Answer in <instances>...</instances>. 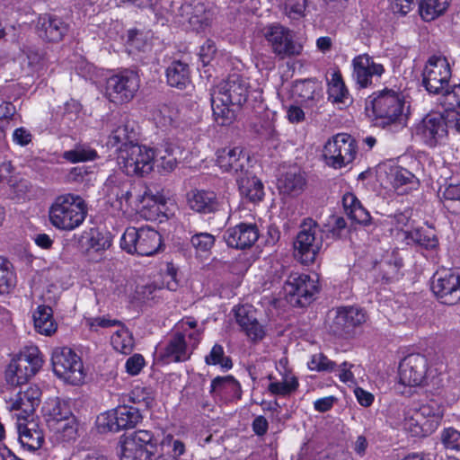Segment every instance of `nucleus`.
<instances>
[{"mask_svg":"<svg viewBox=\"0 0 460 460\" xmlns=\"http://www.w3.org/2000/svg\"><path fill=\"white\" fill-rule=\"evenodd\" d=\"M155 447L153 433L138 429L120 440V460H152Z\"/></svg>","mask_w":460,"mask_h":460,"instance_id":"2eb2a0df","label":"nucleus"},{"mask_svg":"<svg viewBox=\"0 0 460 460\" xmlns=\"http://www.w3.org/2000/svg\"><path fill=\"white\" fill-rule=\"evenodd\" d=\"M12 170L13 167L10 163H4L1 164L0 182H6L12 188L13 193L19 199H24L29 197L31 186L30 182L24 179H8L5 175H4V172L10 173Z\"/></svg>","mask_w":460,"mask_h":460,"instance_id":"a19ab883","label":"nucleus"},{"mask_svg":"<svg viewBox=\"0 0 460 460\" xmlns=\"http://www.w3.org/2000/svg\"><path fill=\"white\" fill-rule=\"evenodd\" d=\"M113 349L122 354H129L134 349V339L129 331L122 324L111 339Z\"/></svg>","mask_w":460,"mask_h":460,"instance_id":"a18cd8bd","label":"nucleus"},{"mask_svg":"<svg viewBox=\"0 0 460 460\" xmlns=\"http://www.w3.org/2000/svg\"><path fill=\"white\" fill-rule=\"evenodd\" d=\"M249 83L246 78L233 74L219 83L211 93L213 116L217 124H231L235 117V108L247 100Z\"/></svg>","mask_w":460,"mask_h":460,"instance_id":"f257e3e1","label":"nucleus"},{"mask_svg":"<svg viewBox=\"0 0 460 460\" xmlns=\"http://www.w3.org/2000/svg\"><path fill=\"white\" fill-rule=\"evenodd\" d=\"M446 118L438 113L428 114L415 128V136L433 147L442 144L447 136Z\"/></svg>","mask_w":460,"mask_h":460,"instance_id":"b1692460","label":"nucleus"},{"mask_svg":"<svg viewBox=\"0 0 460 460\" xmlns=\"http://www.w3.org/2000/svg\"><path fill=\"white\" fill-rule=\"evenodd\" d=\"M111 245V239L109 234L91 229L88 239V248L94 252L107 250Z\"/></svg>","mask_w":460,"mask_h":460,"instance_id":"5fc2aeb1","label":"nucleus"},{"mask_svg":"<svg viewBox=\"0 0 460 460\" xmlns=\"http://www.w3.org/2000/svg\"><path fill=\"white\" fill-rule=\"evenodd\" d=\"M440 439L447 449L460 450V431L454 428H446L441 431Z\"/></svg>","mask_w":460,"mask_h":460,"instance_id":"338daca9","label":"nucleus"},{"mask_svg":"<svg viewBox=\"0 0 460 460\" xmlns=\"http://www.w3.org/2000/svg\"><path fill=\"white\" fill-rule=\"evenodd\" d=\"M310 370L313 371H326L332 372L335 368V363L330 360L323 353H316L311 357V359L307 363Z\"/></svg>","mask_w":460,"mask_h":460,"instance_id":"e2e57ef3","label":"nucleus"},{"mask_svg":"<svg viewBox=\"0 0 460 460\" xmlns=\"http://www.w3.org/2000/svg\"><path fill=\"white\" fill-rule=\"evenodd\" d=\"M177 110L170 105H163L155 114V119L161 127L172 126L177 119Z\"/></svg>","mask_w":460,"mask_h":460,"instance_id":"052dcab7","label":"nucleus"},{"mask_svg":"<svg viewBox=\"0 0 460 460\" xmlns=\"http://www.w3.org/2000/svg\"><path fill=\"white\" fill-rule=\"evenodd\" d=\"M196 325L195 321L180 322L176 326L177 332L164 348L163 357L172 362L189 359L200 341V332L195 329Z\"/></svg>","mask_w":460,"mask_h":460,"instance_id":"39448f33","label":"nucleus"},{"mask_svg":"<svg viewBox=\"0 0 460 460\" xmlns=\"http://www.w3.org/2000/svg\"><path fill=\"white\" fill-rule=\"evenodd\" d=\"M187 203L191 210L200 214L215 213L220 207L217 194L208 190H191L187 196Z\"/></svg>","mask_w":460,"mask_h":460,"instance_id":"473e14b6","label":"nucleus"},{"mask_svg":"<svg viewBox=\"0 0 460 460\" xmlns=\"http://www.w3.org/2000/svg\"><path fill=\"white\" fill-rule=\"evenodd\" d=\"M448 4L449 0H421L419 12L424 21L429 22L444 13Z\"/></svg>","mask_w":460,"mask_h":460,"instance_id":"c03bdc74","label":"nucleus"},{"mask_svg":"<svg viewBox=\"0 0 460 460\" xmlns=\"http://www.w3.org/2000/svg\"><path fill=\"white\" fill-rule=\"evenodd\" d=\"M440 102L448 110L460 108V84L449 86L441 95Z\"/></svg>","mask_w":460,"mask_h":460,"instance_id":"680f3d73","label":"nucleus"},{"mask_svg":"<svg viewBox=\"0 0 460 460\" xmlns=\"http://www.w3.org/2000/svg\"><path fill=\"white\" fill-rule=\"evenodd\" d=\"M102 130L109 131L106 145L109 147H117V154L123 147L133 146L134 131L129 126L127 117L122 114H111L102 122Z\"/></svg>","mask_w":460,"mask_h":460,"instance_id":"4be33fe9","label":"nucleus"},{"mask_svg":"<svg viewBox=\"0 0 460 460\" xmlns=\"http://www.w3.org/2000/svg\"><path fill=\"white\" fill-rule=\"evenodd\" d=\"M135 282L128 279H117L112 283V293L119 298L134 301Z\"/></svg>","mask_w":460,"mask_h":460,"instance_id":"6e6d98bb","label":"nucleus"},{"mask_svg":"<svg viewBox=\"0 0 460 460\" xmlns=\"http://www.w3.org/2000/svg\"><path fill=\"white\" fill-rule=\"evenodd\" d=\"M19 441L22 447L29 451L39 449L44 442V435L38 423L27 419L17 421Z\"/></svg>","mask_w":460,"mask_h":460,"instance_id":"2f4dec72","label":"nucleus"},{"mask_svg":"<svg viewBox=\"0 0 460 460\" xmlns=\"http://www.w3.org/2000/svg\"><path fill=\"white\" fill-rule=\"evenodd\" d=\"M33 321L35 330L45 336H51L57 331L58 324L53 319L51 307L48 305H39L33 313Z\"/></svg>","mask_w":460,"mask_h":460,"instance_id":"4c0bfd02","label":"nucleus"},{"mask_svg":"<svg viewBox=\"0 0 460 460\" xmlns=\"http://www.w3.org/2000/svg\"><path fill=\"white\" fill-rule=\"evenodd\" d=\"M116 161L119 168L125 174L144 176L150 173L154 169L155 150L136 143L119 150Z\"/></svg>","mask_w":460,"mask_h":460,"instance_id":"0eeeda50","label":"nucleus"},{"mask_svg":"<svg viewBox=\"0 0 460 460\" xmlns=\"http://www.w3.org/2000/svg\"><path fill=\"white\" fill-rule=\"evenodd\" d=\"M50 439L55 443L75 441L78 433V421L67 403L58 399L50 400L43 407Z\"/></svg>","mask_w":460,"mask_h":460,"instance_id":"7ed1b4c3","label":"nucleus"},{"mask_svg":"<svg viewBox=\"0 0 460 460\" xmlns=\"http://www.w3.org/2000/svg\"><path fill=\"white\" fill-rule=\"evenodd\" d=\"M308 0H286L285 13L292 20H298L305 15Z\"/></svg>","mask_w":460,"mask_h":460,"instance_id":"bf43d9fd","label":"nucleus"},{"mask_svg":"<svg viewBox=\"0 0 460 460\" xmlns=\"http://www.w3.org/2000/svg\"><path fill=\"white\" fill-rule=\"evenodd\" d=\"M352 78L358 88L375 85L384 75L385 69L367 54H360L351 60Z\"/></svg>","mask_w":460,"mask_h":460,"instance_id":"aec40b11","label":"nucleus"},{"mask_svg":"<svg viewBox=\"0 0 460 460\" xmlns=\"http://www.w3.org/2000/svg\"><path fill=\"white\" fill-rule=\"evenodd\" d=\"M41 391L36 385L28 386L4 399L5 409L13 413L17 421L30 419L40 402Z\"/></svg>","mask_w":460,"mask_h":460,"instance_id":"a211bd4d","label":"nucleus"},{"mask_svg":"<svg viewBox=\"0 0 460 460\" xmlns=\"http://www.w3.org/2000/svg\"><path fill=\"white\" fill-rule=\"evenodd\" d=\"M365 321V313L361 309L353 306L339 309L335 317V324L342 330L358 326Z\"/></svg>","mask_w":460,"mask_h":460,"instance_id":"ea45409f","label":"nucleus"},{"mask_svg":"<svg viewBox=\"0 0 460 460\" xmlns=\"http://www.w3.org/2000/svg\"><path fill=\"white\" fill-rule=\"evenodd\" d=\"M14 286V273L12 264L0 256V294H6Z\"/></svg>","mask_w":460,"mask_h":460,"instance_id":"8fccbe9b","label":"nucleus"},{"mask_svg":"<svg viewBox=\"0 0 460 460\" xmlns=\"http://www.w3.org/2000/svg\"><path fill=\"white\" fill-rule=\"evenodd\" d=\"M161 288L154 283L137 285L135 288L134 301L155 302L159 297L158 293Z\"/></svg>","mask_w":460,"mask_h":460,"instance_id":"864d4df0","label":"nucleus"},{"mask_svg":"<svg viewBox=\"0 0 460 460\" xmlns=\"http://www.w3.org/2000/svg\"><path fill=\"white\" fill-rule=\"evenodd\" d=\"M378 176L385 187H391L399 194H403L419 186V181L413 173L405 168L391 164L378 167Z\"/></svg>","mask_w":460,"mask_h":460,"instance_id":"5701e85b","label":"nucleus"},{"mask_svg":"<svg viewBox=\"0 0 460 460\" xmlns=\"http://www.w3.org/2000/svg\"><path fill=\"white\" fill-rule=\"evenodd\" d=\"M328 99L340 108L352 103V97L339 72L333 73L328 82Z\"/></svg>","mask_w":460,"mask_h":460,"instance_id":"f704fd0d","label":"nucleus"},{"mask_svg":"<svg viewBox=\"0 0 460 460\" xmlns=\"http://www.w3.org/2000/svg\"><path fill=\"white\" fill-rule=\"evenodd\" d=\"M224 238L228 246L236 249L249 248L259 238V231L255 225L241 223L228 228Z\"/></svg>","mask_w":460,"mask_h":460,"instance_id":"c85d7f7f","label":"nucleus"},{"mask_svg":"<svg viewBox=\"0 0 460 460\" xmlns=\"http://www.w3.org/2000/svg\"><path fill=\"white\" fill-rule=\"evenodd\" d=\"M431 288L441 303L457 304L460 302V270L435 275Z\"/></svg>","mask_w":460,"mask_h":460,"instance_id":"bb28decb","label":"nucleus"},{"mask_svg":"<svg viewBox=\"0 0 460 460\" xmlns=\"http://www.w3.org/2000/svg\"><path fill=\"white\" fill-rule=\"evenodd\" d=\"M216 163L222 172L233 176L235 181L248 175L251 170L250 156L241 147H225L217 150Z\"/></svg>","mask_w":460,"mask_h":460,"instance_id":"412c9836","label":"nucleus"},{"mask_svg":"<svg viewBox=\"0 0 460 460\" xmlns=\"http://www.w3.org/2000/svg\"><path fill=\"white\" fill-rule=\"evenodd\" d=\"M283 290L290 303L303 306L317 293L318 286L309 275L295 272L287 279Z\"/></svg>","mask_w":460,"mask_h":460,"instance_id":"6ab92c4d","label":"nucleus"},{"mask_svg":"<svg viewBox=\"0 0 460 460\" xmlns=\"http://www.w3.org/2000/svg\"><path fill=\"white\" fill-rule=\"evenodd\" d=\"M357 155V144L352 136L338 133L324 145L323 156L326 164L340 169L351 163Z\"/></svg>","mask_w":460,"mask_h":460,"instance_id":"ddd939ff","label":"nucleus"},{"mask_svg":"<svg viewBox=\"0 0 460 460\" xmlns=\"http://www.w3.org/2000/svg\"><path fill=\"white\" fill-rule=\"evenodd\" d=\"M269 378L271 381L268 385V390L274 395H289L295 392L299 385L297 378L291 373H285L280 381L272 380L271 376Z\"/></svg>","mask_w":460,"mask_h":460,"instance_id":"79ce46f5","label":"nucleus"},{"mask_svg":"<svg viewBox=\"0 0 460 460\" xmlns=\"http://www.w3.org/2000/svg\"><path fill=\"white\" fill-rule=\"evenodd\" d=\"M235 319L247 337L253 341H261L265 336V330L256 317V312L251 305H240L234 309Z\"/></svg>","mask_w":460,"mask_h":460,"instance_id":"c756f323","label":"nucleus"},{"mask_svg":"<svg viewBox=\"0 0 460 460\" xmlns=\"http://www.w3.org/2000/svg\"><path fill=\"white\" fill-rule=\"evenodd\" d=\"M429 369V362L421 354L405 357L399 366L400 383L409 386H418L424 383Z\"/></svg>","mask_w":460,"mask_h":460,"instance_id":"393cba45","label":"nucleus"},{"mask_svg":"<svg viewBox=\"0 0 460 460\" xmlns=\"http://www.w3.org/2000/svg\"><path fill=\"white\" fill-rule=\"evenodd\" d=\"M130 182L124 176L114 173L110 175L104 183L103 190L106 195L111 199H117L118 196L122 193V190H125L126 183Z\"/></svg>","mask_w":460,"mask_h":460,"instance_id":"603ef678","label":"nucleus"},{"mask_svg":"<svg viewBox=\"0 0 460 460\" xmlns=\"http://www.w3.org/2000/svg\"><path fill=\"white\" fill-rule=\"evenodd\" d=\"M167 83L179 89H184L190 84L188 64L180 60L172 61L166 69Z\"/></svg>","mask_w":460,"mask_h":460,"instance_id":"58836bf2","label":"nucleus"},{"mask_svg":"<svg viewBox=\"0 0 460 460\" xmlns=\"http://www.w3.org/2000/svg\"><path fill=\"white\" fill-rule=\"evenodd\" d=\"M143 201L145 205L142 213L148 220L156 219L160 215L165 217H172L176 210L174 199L162 192L145 194Z\"/></svg>","mask_w":460,"mask_h":460,"instance_id":"cd10ccee","label":"nucleus"},{"mask_svg":"<svg viewBox=\"0 0 460 460\" xmlns=\"http://www.w3.org/2000/svg\"><path fill=\"white\" fill-rule=\"evenodd\" d=\"M127 46L129 51H144L148 46L146 35L137 30L128 31Z\"/></svg>","mask_w":460,"mask_h":460,"instance_id":"0e129e2a","label":"nucleus"},{"mask_svg":"<svg viewBox=\"0 0 460 460\" xmlns=\"http://www.w3.org/2000/svg\"><path fill=\"white\" fill-rule=\"evenodd\" d=\"M183 22L196 31H204L213 21V13L202 0H185L179 9Z\"/></svg>","mask_w":460,"mask_h":460,"instance_id":"a878e982","label":"nucleus"},{"mask_svg":"<svg viewBox=\"0 0 460 460\" xmlns=\"http://www.w3.org/2000/svg\"><path fill=\"white\" fill-rule=\"evenodd\" d=\"M405 108V97L402 92L385 89L366 101L365 111L371 119H383L385 123H391L403 116Z\"/></svg>","mask_w":460,"mask_h":460,"instance_id":"20e7f679","label":"nucleus"},{"mask_svg":"<svg viewBox=\"0 0 460 460\" xmlns=\"http://www.w3.org/2000/svg\"><path fill=\"white\" fill-rule=\"evenodd\" d=\"M139 76L131 70H125L111 76L106 83V96L115 103L129 102L138 91Z\"/></svg>","mask_w":460,"mask_h":460,"instance_id":"f3484780","label":"nucleus"},{"mask_svg":"<svg viewBox=\"0 0 460 460\" xmlns=\"http://www.w3.org/2000/svg\"><path fill=\"white\" fill-rule=\"evenodd\" d=\"M451 76L452 70L447 58L433 55L428 59L422 71V84L429 93L442 95L450 86Z\"/></svg>","mask_w":460,"mask_h":460,"instance_id":"4468645a","label":"nucleus"},{"mask_svg":"<svg viewBox=\"0 0 460 460\" xmlns=\"http://www.w3.org/2000/svg\"><path fill=\"white\" fill-rule=\"evenodd\" d=\"M444 207L452 214L460 215V183H449L442 191Z\"/></svg>","mask_w":460,"mask_h":460,"instance_id":"49530a36","label":"nucleus"},{"mask_svg":"<svg viewBox=\"0 0 460 460\" xmlns=\"http://www.w3.org/2000/svg\"><path fill=\"white\" fill-rule=\"evenodd\" d=\"M261 33L272 52L280 58L296 57L303 51V45L295 40L293 31L279 23L265 26Z\"/></svg>","mask_w":460,"mask_h":460,"instance_id":"9b49d317","label":"nucleus"},{"mask_svg":"<svg viewBox=\"0 0 460 460\" xmlns=\"http://www.w3.org/2000/svg\"><path fill=\"white\" fill-rule=\"evenodd\" d=\"M142 420L139 410L133 406L119 405L115 409L102 413L97 424L103 430L118 432L135 428Z\"/></svg>","mask_w":460,"mask_h":460,"instance_id":"dca6fc26","label":"nucleus"},{"mask_svg":"<svg viewBox=\"0 0 460 460\" xmlns=\"http://www.w3.org/2000/svg\"><path fill=\"white\" fill-rule=\"evenodd\" d=\"M41 365L38 348H27L11 360L5 370V380L11 385H22L38 372Z\"/></svg>","mask_w":460,"mask_h":460,"instance_id":"9d476101","label":"nucleus"},{"mask_svg":"<svg viewBox=\"0 0 460 460\" xmlns=\"http://www.w3.org/2000/svg\"><path fill=\"white\" fill-rule=\"evenodd\" d=\"M37 30L41 39L58 42L68 31V25L59 17L45 14L39 18Z\"/></svg>","mask_w":460,"mask_h":460,"instance_id":"7c9ffc66","label":"nucleus"},{"mask_svg":"<svg viewBox=\"0 0 460 460\" xmlns=\"http://www.w3.org/2000/svg\"><path fill=\"white\" fill-rule=\"evenodd\" d=\"M190 243L197 252H207L213 247L215 237L208 233H199L192 235Z\"/></svg>","mask_w":460,"mask_h":460,"instance_id":"69168bd1","label":"nucleus"},{"mask_svg":"<svg viewBox=\"0 0 460 460\" xmlns=\"http://www.w3.org/2000/svg\"><path fill=\"white\" fill-rule=\"evenodd\" d=\"M210 392L227 399H239L241 397V385L232 376H217L211 382Z\"/></svg>","mask_w":460,"mask_h":460,"instance_id":"e433bc0d","label":"nucleus"},{"mask_svg":"<svg viewBox=\"0 0 460 460\" xmlns=\"http://www.w3.org/2000/svg\"><path fill=\"white\" fill-rule=\"evenodd\" d=\"M55 375L71 385H80L84 379L83 362L80 357L68 347H57L51 354Z\"/></svg>","mask_w":460,"mask_h":460,"instance_id":"1a4fd4ad","label":"nucleus"},{"mask_svg":"<svg viewBox=\"0 0 460 460\" xmlns=\"http://www.w3.org/2000/svg\"><path fill=\"white\" fill-rule=\"evenodd\" d=\"M161 454L155 460H177L185 452L184 444L172 436L168 435L164 438L160 445Z\"/></svg>","mask_w":460,"mask_h":460,"instance_id":"37998d69","label":"nucleus"},{"mask_svg":"<svg viewBox=\"0 0 460 460\" xmlns=\"http://www.w3.org/2000/svg\"><path fill=\"white\" fill-rule=\"evenodd\" d=\"M129 402L151 408L154 404V392L149 387L137 385L128 394Z\"/></svg>","mask_w":460,"mask_h":460,"instance_id":"3c124183","label":"nucleus"},{"mask_svg":"<svg viewBox=\"0 0 460 460\" xmlns=\"http://www.w3.org/2000/svg\"><path fill=\"white\" fill-rule=\"evenodd\" d=\"M235 181L241 195L250 201L258 202L264 197L263 184L252 174L251 170L248 175H243Z\"/></svg>","mask_w":460,"mask_h":460,"instance_id":"c9c22d12","label":"nucleus"},{"mask_svg":"<svg viewBox=\"0 0 460 460\" xmlns=\"http://www.w3.org/2000/svg\"><path fill=\"white\" fill-rule=\"evenodd\" d=\"M323 246V233L312 219L305 221L294 243L295 256L303 264L313 263Z\"/></svg>","mask_w":460,"mask_h":460,"instance_id":"f8f14e48","label":"nucleus"},{"mask_svg":"<svg viewBox=\"0 0 460 460\" xmlns=\"http://www.w3.org/2000/svg\"><path fill=\"white\" fill-rule=\"evenodd\" d=\"M410 212L408 210L404 212H397L394 215L388 216L385 219V223L394 226V230L402 231L406 234V238L409 237L410 233Z\"/></svg>","mask_w":460,"mask_h":460,"instance_id":"4d7b16f0","label":"nucleus"},{"mask_svg":"<svg viewBox=\"0 0 460 460\" xmlns=\"http://www.w3.org/2000/svg\"><path fill=\"white\" fill-rule=\"evenodd\" d=\"M162 236L150 227H128L120 239L121 248L128 253L152 256L162 248Z\"/></svg>","mask_w":460,"mask_h":460,"instance_id":"6e6552de","label":"nucleus"},{"mask_svg":"<svg viewBox=\"0 0 460 460\" xmlns=\"http://www.w3.org/2000/svg\"><path fill=\"white\" fill-rule=\"evenodd\" d=\"M175 149L167 145L163 150L155 152V163L157 164V167L165 172L173 171L177 165V157L174 154Z\"/></svg>","mask_w":460,"mask_h":460,"instance_id":"09e8293b","label":"nucleus"},{"mask_svg":"<svg viewBox=\"0 0 460 460\" xmlns=\"http://www.w3.org/2000/svg\"><path fill=\"white\" fill-rule=\"evenodd\" d=\"M87 211V205L81 196L64 193L54 199L49 209V217L57 229L73 231L84 223Z\"/></svg>","mask_w":460,"mask_h":460,"instance_id":"f03ea898","label":"nucleus"},{"mask_svg":"<svg viewBox=\"0 0 460 460\" xmlns=\"http://www.w3.org/2000/svg\"><path fill=\"white\" fill-rule=\"evenodd\" d=\"M85 323L91 331L94 332H97L100 328L105 329L121 325L119 320L111 319L110 316L106 315L87 318Z\"/></svg>","mask_w":460,"mask_h":460,"instance_id":"774afa93","label":"nucleus"},{"mask_svg":"<svg viewBox=\"0 0 460 460\" xmlns=\"http://www.w3.org/2000/svg\"><path fill=\"white\" fill-rule=\"evenodd\" d=\"M208 365H219L222 368L230 369L232 361L229 358L225 357L224 349L219 344H215L210 353L205 358Z\"/></svg>","mask_w":460,"mask_h":460,"instance_id":"13d9d810","label":"nucleus"},{"mask_svg":"<svg viewBox=\"0 0 460 460\" xmlns=\"http://www.w3.org/2000/svg\"><path fill=\"white\" fill-rule=\"evenodd\" d=\"M305 186V178L298 167L289 168L278 180V187L282 193L296 196Z\"/></svg>","mask_w":460,"mask_h":460,"instance_id":"72a5a7b5","label":"nucleus"},{"mask_svg":"<svg viewBox=\"0 0 460 460\" xmlns=\"http://www.w3.org/2000/svg\"><path fill=\"white\" fill-rule=\"evenodd\" d=\"M97 152L85 145H77L74 149L64 152L63 158L70 163H82L95 160Z\"/></svg>","mask_w":460,"mask_h":460,"instance_id":"de8ad7c7","label":"nucleus"},{"mask_svg":"<svg viewBox=\"0 0 460 460\" xmlns=\"http://www.w3.org/2000/svg\"><path fill=\"white\" fill-rule=\"evenodd\" d=\"M444 412L443 403L437 399H430L405 419L403 428L413 437L430 435L439 426Z\"/></svg>","mask_w":460,"mask_h":460,"instance_id":"423d86ee","label":"nucleus"}]
</instances>
